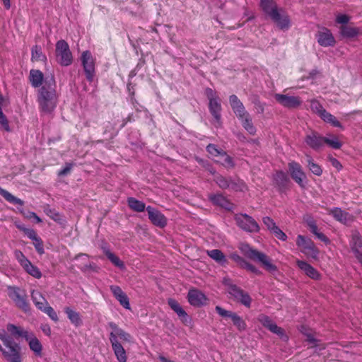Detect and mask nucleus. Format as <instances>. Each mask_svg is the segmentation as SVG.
<instances>
[{
	"mask_svg": "<svg viewBox=\"0 0 362 362\" xmlns=\"http://www.w3.org/2000/svg\"><path fill=\"white\" fill-rule=\"evenodd\" d=\"M296 264L309 278L313 280H320L321 279L320 273L306 261L297 259Z\"/></svg>",
	"mask_w": 362,
	"mask_h": 362,
	"instance_id": "22",
	"label": "nucleus"
},
{
	"mask_svg": "<svg viewBox=\"0 0 362 362\" xmlns=\"http://www.w3.org/2000/svg\"><path fill=\"white\" fill-rule=\"evenodd\" d=\"M206 151L211 155L212 156H221L224 151L221 148H218V146L213 144H209L206 148Z\"/></svg>",
	"mask_w": 362,
	"mask_h": 362,
	"instance_id": "51",
	"label": "nucleus"
},
{
	"mask_svg": "<svg viewBox=\"0 0 362 362\" xmlns=\"http://www.w3.org/2000/svg\"><path fill=\"white\" fill-rule=\"evenodd\" d=\"M324 139V144H327L333 149H340L342 146L341 142L339 141L336 136H333L332 139L325 137Z\"/></svg>",
	"mask_w": 362,
	"mask_h": 362,
	"instance_id": "49",
	"label": "nucleus"
},
{
	"mask_svg": "<svg viewBox=\"0 0 362 362\" xmlns=\"http://www.w3.org/2000/svg\"><path fill=\"white\" fill-rule=\"evenodd\" d=\"M17 227L20 230H23L25 233V234L27 235V237L32 240H34L35 238H37L38 237L35 230L33 228H25L24 226H17Z\"/></svg>",
	"mask_w": 362,
	"mask_h": 362,
	"instance_id": "53",
	"label": "nucleus"
},
{
	"mask_svg": "<svg viewBox=\"0 0 362 362\" xmlns=\"http://www.w3.org/2000/svg\"><path fill=\"white\" fill-rule=\"evenodd\" d=\"M146 211L148 214V218L154 226L159 228H164L167 225L166 217L158 209H156L151 206H148Z\"/></svg>",
	"mask_w": 362,
	"mask_h": 362,
	"instance_id": "20",
	"label": "nucleus"
},
{
	"mask_svg": "<svg viewBox=\"0 0 362 362\" xmlns=\"http://www.w3.org/2000/svg\"><path fill=\"white\" fill-rule=\"evenodd\" d=\"M222 160L221 163L227 168H232L235 166V163L232 157L228 156L225 151L221 155Z\"/></svg>",
	"mask_w": 362,
	"mask_h": 362,
	"instance_id": "48",
	"label": "nucleus"
},
{
	"mask_svg": "<svg viewBox=\"0 0 362 362\" xmlns=\"http://www.w3.org/2000/svg\"><path fill=\"white\" fill-rule=\"evenodd\" d=\"M255 106L257 110V112L259 114H262L264 112L265 110V105L266 104L264 103H262L259 100H257L254 102Z\"/></svg>",
	"mask_w": 362,
	"mask_h": 362,
	"instance_id": "63",
	"label": "nucleus"
},
{
	"mask_svg": "<svg viewBox=\"0 0 362 362\" xmlns=\"http://www.w3.org/2000/svg\"><path fill=\"white\" fill-rule=\"evenodd\" d=\"M243 127V128L251 135H255L257 129L253 125L252 118L250 114H247L242 119H238Z\"/></svg>",
	"mask_w": 362,
	"mask_h": 362,
	"instance_id": "35",
	"label": "nucleus"
},
{
	"mask_svg": "<svg viewBox=\"0 0 362 362\" xmlns=\"http://www.w3.org/2000/svg\"><path fill=\"white\" fill-rule=\"evenodd\" d=\"M257 320L264 327L269 329L271 332L276 334L281 338L284 337L288 339L287 336L285 334L284 329L279 327L268 315L260 314L257 317Z\"/></svg>",
	"mask_w": 362,
	"mask_h": 362,
	"instance_id": "15",
	"label": "nucleus"
},
{
	"mask_svg": "<svg viewBox=\"0 0 362 362\" xmlns=\"http://www.w3.org/2000/svg\"><path fill=\"white\" fill-rule=\"evenodd\" d=\"M209 199L213 205L220 206L227 211H232L234 208V204L221 193L209 194Z\"/></svg>",
	"mask_w": 362,
	"mask_h": 362,
	"instance_id": "21",
	"label": "nucleus"
},
{
	"mask_svg": "<svg viewBox=\"0 0 362 362\" xmlns=\"http://www.w3.org/2000/svg\"><path fill=\"white\" fill-rule=\"evenodd\" d=\"M229 257L236 262L241 268L244 265L246 260L239 255L237 252H233L230 254Z\"/></svg>",
	"mask_w": 362,
	"mask_h": 362,
	"instance_id": "55",
	"label": "nucleus"
},
{
	"mask_svg": "<svg viewBox=\"0 0 362 362\" xmlns=\"http://www.w3.org/2000/svg\"><path fill=\"white\" fill-rule=\"evenodd\" d=\"M310 104L312 112L316 114L323 122L331 124L334 127L344 129V127L336 117L327 112L318 100L311 99Z\"/></svg>",
	"mask_w": 362,
	"mask_h": 362,
	"instance_id": "7",
	"label": "nucleus"
},
{
	"mask_svg": "<svg viewBox=\"0 0 362 362\" xmlns=\"http://www.w3.org/2000/svg\"><path fill=\"white\" fill-rule=\"evenodd\" d=\"M107 325L112 329L109 335V340L112 346V351L118 362H127V353L119 339L123 341L130 342L132 337L130 334L118 327L114 322H109Z\"/></svg>",
	"mask_w": 362,
	"mask_h": 362,
	"instance_id": "3",
	"label": "nucleus"
},
{
	"mask_svg": "<svg viewBox=\"0 0 362 362\" xmlns=\"http://www.w3.org/2000/svg\"><path fill=\"white\" fill-rule=\"evenodd\" d=\"M307 165L310 172L317 176H321L323 170L322 167L315 163L310 155L306 154Z\"/></svg>",
	"mask_w": 362,
	"mask_h": 362,
	"instance_id": "34",
	"label": "nucleus"
},
{
	"mask_svg": "<svg viewBox=\"0 0 362 362\" xmlns=\"http://www.w3.org/2000/svg\"><path fill=\"white\" fill-rule=\"evenodd\" d=\"M73 165L71 163H66L65 166L59 171L58 175L63 176L67 175L71 170Z\"/></svg>",
	"mask_w": 362,
	"mask_h": 362,
	"instance_id": "58",
	"label": "nucleus"
},
{
	"mask_svg": "<svg viewBox=\"0 0 362 362\" xmlns=\"http://www.w3.org/2000/svg\"><path fill=\"white\" fill-rule=\"evenodd\" d=\"M206 254L210 258L221 266H225L228 262L226 255L221 250L214 249L207 250Z\"/></svg>",
	"mask_w": 362,
	"mask_h": 362,
	"instance_id": "32",
	"label": "nucleus"
},
{
	"mask_svg": "<svg viewBox=\"0 0 362 362\" xmlns=\"http://www.w3.org/2000/svg\"><path fill=\"white\" fill-rule=\"evenodd\" d=\"M14 257L21 267L29 261L25 255L19 250H16L14 251Z\"/></svg>",
	"mask_w": 362,
	"mask_h": 362,
	"instance_id": "52",
	"label": "nucleus"
},
{
	"mask_svg": "<svg viewBox=\"0 0 362 362\" xmlns=\"http://www.w3.org/2000/svg\"><path fill=\"white\" fill-rule=\"evenodd\" d=\"M31 59L36 62H46L47 57L42 53V48L39 45H35L31 49Z\"/></svg>",
	"mask_w": 362,
	"mask_h": 362,
	"instance_id": "41",
	"label": "nucleus"
},
{
	"mask_svg": "<svg viewBox=\"0 0 362 362\" xmlns=\"http://www.w3.org/2000/svg\"><path fill=\"white\" fill-rule=\"evenodd\" d=\"M234 220L237 226L246 233H257L260 230V226L258 223L253 217L245 213L235 214Z\"/></svg>",
	"mask_w": 362,
	"mask_h": 362,
	"instance_id": "8",
	"label": "nucleus"
},
{
	"mask_svg": "<svg viewBox=\"0 0 362 362\" xmlns=\"http://www.w3.org/2000/svg\"><path fill=\"white\" fill-rule=\"evenodd\" d=\"M288 167L292 179L300 187L305 188L307 183L306 175L300 164L295 160H292L288 163Z\"/></svg>",
	"mask_w": 362,
	"mask_h": 362,
	"instance_id": "12",
	"label": "nucleus"
},
{
	"mask_svg": "<svg viewBox=\"0 0 362 362\" xmlns=\"http://www.w3.org/2000/svg\"><path fill=\"white\" fill-rule=\"evenodd\" d=\"M168 304L170 308L178 315L179 318L183 323L187 324L192 322V318L176 300L173 298H169L168 300Z\"/></svg>",
	"mask_w": 362,
	"mask_h": 362,
	"instance_id": "25",
	"label": "nucleus"
},
{
	"mask_svg": "<svg viewBox=\"0 0 362 362\" xmlns=\"http://www.w3.org/2000/svg\"><path fill=\"white\" fill-rule=\"evenodd\" d=\"M64 312L67 318L75 327H80L83 325L82 316L79 312L71 307L66 306L64 308Z\"/></svg>",
	"mask_w": 362,
	"mask_h": 362,
	"instance_id": "26",
	"label": "nucleus"
},
{
	"mask_svg": "<svg viewBox=\"0 0 362 362\" xmlns=\"http://www.w3.org/2000/svg\"><path fill=\"white\" fill-rule=\"evenodd\" d=\"M349 245L354 257L358 255V253H362L360 250L362 248V236L358 231H354L352 233Z\"/></svg>",
	"mask_w": 362,
	"mask_h": 362,
	"instance_id": "30",
	"label": "nucleus"
},
{
	"mask_svg": "<svg viewBox=\"0 0 362 362\" xmlns=\"http://www.w3.org/2000/svg\"><path fill=\"white\" fill-rule=\"evenodd\" d=\"M329 214L331 215L334 220L344 225L347 223L351 218L349 213L342 210L340 207L332 208L329 210Z\"/></svg>",
	"mask_w": 362,
	"mask_h": 362,
	"instance_id": "29",
	"label": "nucleus"
},
{
	"mask_svg": "<svg viewBox=\"0 0 362 362\" xmlns=\"http://www.w3.org/2000/svg\"><path fill=\"white\" fill-rule=\"evenodd\" d=\"M350 16L346 14L339 13L336 17L335 23H349Z\"/></svg>",
	"mask_w": 362,
	"mask_h": 362,
	"instance_id": "61",
	"label": "nucleus"
},
{
	"mask_svg": "<svg viewBox=\"0 0 362 362\" xmlns=\"http://www.w3.org/2000/svg\"><path fill=\"white\" fill-rule=\"evenodd\" d=\"M209 110L213 117L214 118L216 122L218 125L216 127L221 126V100L215 99L211 101H209Z\"/></svg>",
	"mask_w": 362,
	"mask_h": 362,
	"instance_id": "27",
	"label": "nucleus"
},
{
	"mask_svg": "<svg viewBox=\"0 0 362 362\" xmlns=\"http://www.w3.org/2000/svg\"><path fill=\"white\" fill-rule=\"evenodd\" d=\"M359 33V29L349 26V24H341L340 34L344 38H353Z\"/></svg>",
	"mask_w": 362,
	"mask_h": 362,
	"instance_id": "33",
	"label": "nucleus"
},
{
	"mask_svg": "<svg viewBox=\"0 0 362 362\" xmlns=\"http://www.w3.org/2000/svg\"><path fill=\"white\" fill-rule=\"evenodd\" d=\"M274 98L280 105L288 109L297 108L302 104V100L298 96L276 93Z\"/></svg>",
	"mask_w": 362,
	"mask_h": 362,
	"instance_id": "17",
	"label": "nucleus"
},
{
	"mask_svg": "<svg viewBox=\"0 0 362 362\" xmlns=\"http://www.w3.org/2000/svg\"><path fill=\"white\" fill-rule=\"evenodd\" d=\"M215 310L220 316L226 318H230L233 325L236 327L238 331L243 332L246 329L247 325L245 322L237 313L232 311L226 310L219 305H216Z\"/></svg>",
	"mask_w": 362,
	"mask_h": 362,
	"instance_id": "13",
	"label": "nucleus"
},
{
	"mask_svg": "<svg viewBox=\"0 0 362 362\" xmlns=\"http://www.w3.org/2000/svg\"><path fill=\"white\" fill-rule=\"evenodd\" d=\"M56 56L58 62L63 66H68L73 62V57L68 43L64 40H59L56 43Z\"/></svg>",
	"mask_w": 362,
	"mask_h": 362,
	"instance_id": "9",
	"label": "nucleus"
},
{
	"mask_svg": "<svg viewBox=\"0 0 362 362\" xmlns=\"http://www.w3.org/2000/svg\"><path fill=\"white\" fill-rule=\"evenodd\" d=\"M101 250L112 264L122 270L125 269L124 263L117 255L110 251V247L107 243H104L102 244Z\"/></svg>",
	"mask_w": 362,
	"mask_h": 362,
	"instance_id": "28",
	"label": "nucleus"
},
{
	"mask_svg": "<svg viewBox=\"0 0 362 362\" xmlns=\"http://www.w3.org/2000/svg\"><path fill=\"white\" fill-rule=\"evenodd\" d=\"M40 329L46 336L49 337L51 335V327L48 324L41 325Z\"/></svg>",
	"mask_w": 362,
	"mask_h": 362,
	"instance_id": "64",
	"label": "nucleus"
},
{
	"mask_svg": "<svg viewBox=\"0 0 362 362\" xmlns=\"http://www.w3.org/2000/svg\"><path fill=\"white\" fill-rule=\"evenodd\" d=\"M314 242L308 237L303 235H298L296 238V245L298 247L301 248H306L313 244Z\"/></svg>",
	"mask_w": 362,
	"mask_h": 362,
	"instance_id": "45",
	"label": "nucleus"
},
{
	"mask_svg": "<svg viewBox=\"0 0 362 362\" xmlns=\"http://www.w3.org/2000/svg\"><path fill=\"white\" fill-rule=\"evenodd\" d=\"M315 38L318 44L324 47H334L336 44V40L332 33L325 28H322L316 33Z\"/></svg>",
	"mask_w": 362,
	"mask_h": 362,
	"instance_id": "19",
	"label": "nucleus"
},
{
	"mask_svg": "<svg viewBox=\"0 0 362 362\" xmlns=\"http://www.w3.org/2000/svg\"><path fill=\"white\" fill-rule=\"evenodd\" d=\"M22 267L28 274L33 277L35 279H40L42 277V273L39 268L33 264L30 260Z\"/></svg>",
	"mask_w": 362,
	"mask_h": 362,
	"instance_id": "39",
	"label": "nucleus"
},
{
	"mask_svg": "<svg viewBox=\"0 0 362 362\" xmlns=\"http://www.w3.org/2000/svg\"><path fill=\"white\" fill-rule=\"evenodd\" d=\"M305 341L308 343L312 344V347L315 348L318 346V340L315 339L313 334L310 332L306 336Z\"/></svg>",
	"mask_w": 362,
	"mask_h": 362,
	"instance_id": "60",
	"label": "nucleus"
},
{
	"mask_svg": "<svg viewBox=\"0 0 362 362\" xmlns=\"http://www.w3.org/2000/svg\"><path fill=\"white\" fill-rule=\"evenodd\" d=\"M273 182L280 194H285L290 189V179L287 173L284 170H276L272 176Z\"/></svg>",
	"mask_w": 362,
	"mask_h": 362,
	"instance_id": "14",
	"label": "nucleus"
},
{
	"mask_svg": "<svg viewBox=\"0 0 362 362\" xmlns=\"http://www.w3.org/2000/svg\"><path fill=\"white\" fill-rule=\"evenodd\" d=\"M229 103L231 108L238 119H242L247 114H249L245 110L243 103L236 95H231L229 97Z\"/></svg>",
	"mask_w": 362,
	"mask_h": 362,
	"instance_id": "23",
	"label": "nucleus"
},
{
	"mask_svg": "<svg viewBox=\"0 0 362 362\" xmlns=\"http://www.w3.org/2000/svg\"><path fill=\"white\" fill-rule=\"evenodd\" d=\"M0 194L9 203L14 205L23 206L24 202L21 199L13 196L7 190L0 187Z\"/></svg>",
	"mask_w": 362,
	"mask_h": 362,
	"instance_id": "38",
	"label": "nucleus"
},
{
	"mask_svg": "<svg viewBox=\"0 0 362 362\" xmlns=\"http://www.w3.org/2000/svg\"><path fill=\"white\" fill-rule=\"evenodd\" d=\"M229 185V188L235 192H243L246 187L243 180L240 179H233L231 177H230Z\"/></svg>",
	"mask_w": 362,
	"mask_h": 362,
	"instance_id": "44",
	"label": "nucleus"
},
{
	"mask_svg": "<svg viewBox=\"0 0 362 362\" xmlns=\"http://www.w3.org/2000/svg\"><path fill=\"white\" fill-rule=\"evenodd\" d=\"M110 289L114 297L119 302L120 305L126 310H130L131 306L127 295L117 285H111Z\"/></svg>",
	"mask_w": 362,
	"mask_h": 362,
	"instance_id": "24",
	"label": "nucleus"
},
{
	"mask_svg": "<svg viewBox=\"0 0 362 362\" xmlns=\"http://www.w3.org/2000/svg\"><path fill=\"white\" fill-rule=\"evenodd\" d=\"M329 160L331 163L332 165L338 171L341 170L342 169V165L341 163L335 158L334 157H329Z\"/></svg>",
	"mask_w": 362,
	"mask_h": 362,
	"instance_id": "62",
	"label": "nucleus"
},
{
	"mask_svg": "<svg viewBox=\"0 0 362 362\" xmlns=\"http://www.w3.org/2000/svg\"><path fill=\"white\" fill-rule=\"evenodd\" d=\"M39 310L47 314L52 321L55 322L59 321L57 313L55 312L54 308L49 305L48 303L46 304V305L40 306Z\"/></svg>",
	"mask_w": 362,
	"mask_h": 362,
	"instance_id": "43",
	"label": "nucleus"
},
{
	"mask_svg": "<svg viewBox=\"0 0 362 362\" xmlns=\"http://www.w3.org/2000/svg\"><path fill=\"white\" fill-rule=\"evenodd\" d=\"M128 206L130 209L136 212H142L146 209L144 202L136 199L134 197H129L127 199Z\"/></svg>",
	"mask_w": 362,
	"mask_h": 362,
	"instance_id": "37",
	"label": "nucleus"
},
{
	"mask_svg": "<svg viewBox=\"0 0 362 362\" xmlns=\"http://www.w3.org/2000/svg\"><path fill=\"white\" fill-rule=\"evenodd\" d=\"M31 298L38 310L40 306L46 305V304H47V300L39 291L33 290L31 291Z\"/></svg>",
	"mask_w": 362,
	"mask_h": 362,
	"instance_id": "36",
	"label": "nucleus"
},
{
	"mask_svg": "<svg viewBox=\"0 0 362 362\" xmlns=\"http://www.w3.org/2000/svg\"><path fill=\"white\" fill-rule=\"evenodd\" d=\"M12 337L24 339L36 357L42 356V344L33 332L25 330L21 326L8 323L6 329H0V340L4 344V347L0 345V351L7 362L23 361L21 346Z\"/></svg>",
	"mask_w": 362,
	"mask_h": 362,
	"instance_id": "1",
	"label": "nucleus"
},
{
	"mask_svg": "<svg viewBox=\"0 0 362 362\" xmlns=\"http://www.w3.org/2000/svg\"><path fill=\"white\" fill-rule=\"evenodd\" d=\"M309 229L310 232L322 242L325 243V244H329L330 243L329 239L325 234L318 231L317 223L314 226H312L310 228H309Z\"/></svg>",
	"mask_w": 362,
	"mask_h": 362,
	"instance_id": "46",
	"label": "nucleus"
},
{
	"mask_svg": "<svg viewBox=\"0 0 362 362\" xmlns=\"http://www.w3.org/2000/svg\"><path fill=\"white\" fill-rule=\"evenodd\" d=\"M277 239L281 241H286L287 240V235L286 233L281 230L279 227H277L272 233Z\"/></svg>",
	"mask_w": 362,
	"mask_h": 362,
	"instance_id": "56",
	"label": "nucleus"
},
{
	"mask_svg": "<svg viewBox=\"0 0 362 362\" xmlns=\"http://www.w3.org/2000/svg\"><path fill=\"white\" fill-rule=\"evenodd\" d=\"M239 250L246 257L261 262L267 271L270 272L277 271V267L271 262L270 259L266 254L251 247L249 244L241 243Z\"/></svg>",
	"mask_w": 362,
	"mask_h": 362,
	"instance_id": "4",
	"label": "nucleus"
},
{
	"mask_svg": "<svg viewBox=\"0 0 362 362\" xmlns=\"http://www.w3.org/2000/svg\"><path fill=\"white\" fill-rule=\"evenodd\" d=\"M242 268L245 269L256 274H260L259 270L256 267H255L254 265H252V264L249 263L247 261L245 262Z\"/></svg>",
	"mask_w": 362,
	"mask_h": 362,
	"instance_id": "59",
	"label": "nucleus"
},
{
	"mask_svg": "<svg viewBox=\"0 0 362 362\" xmlns=\"http://www.w3.org/2000/svg\"><path fill=\"white\" fill-rule=\"evenodd\" d=\"M57 85L53 76L45 77L43 85L38 89L37 101L41 112L51 113L57 103Z\"/></svg>",
	"mask_w": 362,
	"mask_h": 362,
	"instance_id": "2",
	"label": "nucleus"
},
{
	"mask_svg": "<svg viewBox=\"0 0 362 362\" xmlns=\"http://www.w3.org/2000/svg\"><path fill=\"white\" fill-rule=\"evenodd\" d=\"M43 73L38 69H31L29 73V81L33 88H40L45 81Z\"/></svg>",
	"mask_w": 362,
	"mask_h": 362,
	"instance_id": "31",
	"label": "nucleus"
},
{
	"mask_svg": "<svg viewBox=\"0 0 362 362\" xmlns=\"http://www.w3.org/2000/svg\"><path fill=\"white\" fill-rule=\"evenodd\" d=\"M228 293L233 298V299L245 306L246 308H250L252 298L248 293L238 287L235 284H228Z\"/></svg>",
	"mask_w": 362,
	"mask_h": 362,
	"instance_id": "11",
	"label": "nucleus"
},
{
	"mask_svg": "<svg viewBox=\"0 0 362 362\" xmlns=\"http://www.w3.org/2000/svg\"><path fill=\"white\" fill-rule=\"evenodd\" d=\"M81 64L87 81L93 82L95 76V59L89 50L82 52L81 57Z\"/></svg>",
	"mask_w": 362,
	"mask_h": 362,
	"instance_id": "10",
	"label": "nucleus"
},
{
	"mask_svg": "<svg viewBox=\"0 0 362 362\" xmlns=\"http://www.w3.org/2000/svg\"><path fill=\"white\" fill-rule=\"evenodd\" d=\"M187 298L189 303L197 308L206 305L208 301L206 296L200 290L194 288L189 290Z\"/></svg>",
	"mask_w": 362,
	"mask_h": 362,
	"instance_id": "16",
	"label": "nucleus"
},
{
	"mask_svg": "<svg viewBox=\"0 0 362 362\" xmlns=\"http://www.w3.org/2000/svg\"><path fill=\"white\" fill-rule=\"evenodd\" d=\"M325 136L315 131L307 134L304 138V142L313 150L317 151L324 146Z\"/></svg>",
	"mask_w": 362,
	"mask_h": 362,
	"instance_id": "18",
	"label": "nucleus"
},
{
	"mask_svg": "<svg viewBox=\"0 0 362 362\" xmlns=\"http://www.w3.org/2000/svg\"><path fill=\"white\" fill-rule=\"evenodd\" d=\"M300 252L304 254L307 257H310L313 259H317L320 251L313 243L306 248H301Z\"/></svg>",
	"mask_w": 362,
	"mask_h": 362,
	"instance_id": "40",
	"label": "nucleus"
},
{
	"mask_svg": "<svg viewBox=\"0 0 362 362\" xmlns=\"http://www.w3.org/2000/svg\"><path fill=\"white\" fill-rule=\"evenodd\" d=\"M214 180L218 187L221 189H226L230 187V177H226L219 175L215 177Z\"/></svg>",
	"mask_w": 362,
	"mask_h": 362,
	"instance_id": "47",
	"label": "nucleus"
},
{
	"mask_svg": "<svg viewBox=\"0 0 362 362\" xmlns=\"http://www.w3.org/2000/svg\"><path fill=\"white\" fill-rule=\"evenodd\" d=\"M260 7L274 23H289L290 19L282 8L274 0H260Z\"/></svg>",
	"mask_w": 362,
	"mask_h": 362,
	"instance_id": "6",
	"label": "nucleus"
},
{
	"mask_svg": "<svg viewBox=\"0 0 362 362\" xmlns=\"http://www.w3.org/2000/svg\"><path fill=\"white\" fill-rule=\"evenodd\" d=\"M7 295L16 308L28 313L30 306L25 290L17 286H7Z\"/></svg>",
	"mask_w": 362,
	"mask_h": 362,
	"instance_id": "5",
	"label": "nucleus"
},
{
	"mask_svg": "<svg viewBox=\"0 0 362 362\" xmlns=\"http://www.w3.org/2000/svg\"><path fill=\"white\" fill-rule=\"evenodd\" d=\"M262 222L270 233H272L278 227L274 220L270 216H264Z\"/></svg>",
	"mask_w": 362,
	"mask_h": 362,
	"instance_id": "50",
	"label": "nucleus"
},
{
	"mask_svg": "<svg viewBox=\"0 0 362 362\" xmlns=\"http://www.w3.org/2000/svg\"><path fill=\"white\" fill-rule=\"evenodd\" d=\"M205 95H206V98H208L209 101H211V100H213L219 98V97L216 95V91L210 88H206Z\"/></svg>",
	"mask_w": 362,
	"mask_h": 362,
	"instance_id": "57",
	"label": "nucleus"
},
{
	"mask_svg": "<svg viewBox=\"0 0 362 362\" xmlns=\"http://www.w3.org/2000/svg\"><path fill=\"white\" fill-rule=\"evenodd\" d=\"M4 98H0V125H1V128L2 129H4V131L7 132H10L11 131V127L9 126V123H8V119L7 117H6V115L4 114L3 111H2V105L4 103Z\"/></svg>",
	"mask_w": 362,
	"mask_h": 362,
	"instance_id": "42",
	"label": "nucleus"
},
{
	"mask_svg": "<svg viewBox=\"0 0 362 362\" xmlns=\"http://www.w3.org/2000/svg\"><path fill=\"white\" fill-rule=\"evenodd\" d=\"M33 241L34 247L39 255L45 253L43 242L42 239L38 236Z\"/></svg>",
	"mask_w": 362,
	"mask_h": 362,
	"instance_id": "54",
	"label": "nucleus"
}]
</instances>
